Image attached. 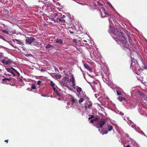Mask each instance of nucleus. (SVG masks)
I'll return each mask as SVG.
<instances>
[{
    "mask_svg": "<svg viewBox=\"0 0 147 147\" xmlns=\"http://www.w3.org/2000/svg\"><path fill=\"white\" fill-rule=\"evenodd\" d=\"M90 122L91 123H92V119H91V120H90Z\"/></svg>",
    "mask_w": 147,
    "mask_h": 147,
    "instance_id": "54",
    "label": "nucleus"
},
{
    "mask_svg": "<svg viewBox=\"0 0 147 147\" xmlns=\"http://www.w3.org/2000/svg\"><path fill=\"white\" fill-rule=\"evenodd\" d=\"M9 69H11V70H12L13 71H14L15 72H16V70L15 69L13 68L12 67H11V68H9Z\"/></svg>",
    "mask_w": 147,
    "mask_h": 147,
    "instance_id": "35",
    "label": "nucleus"
},
{
    "mask_svg": "<svg viewBox=\"0 0 147 147\" xmlns=\"http://www.w3.org/2000/svg\"><path fill=\"white\" fill-rule=\"evenodd\" d=\"M35 39L32 37H29L26 40V44L31 45L32 43L34 41Z\"/></svg>",
    "mask_w": 147,
    "mask_h": 147,
    "instance_id": "4",
    "label": "nucleus"
},
{
    "mask_svg": "<svg viewBox=\"0 0 147 147\" xmlns=\"http://www.w3.org/2000/svg\"><path fill=\"white\" fill-rule=\"evenodd\" d=\"M136 131H137L138 133H140V134H144V132H143V131L141 130H140L139 131L136 130Z\"/></svg>",
    "mask_w": 147,
    "mask_h": 147,
    "instance_id": "31",
    "label": "nucleus"
},
{
    "mask_svg": "<svg viewBox=\"0 0 147 147\" xmlns=\"http://www.w3.org/2000/svg\"><path fill=\"white\" fill-rule=\"evenodd\" d=\"M128 39H129V42L130 44L132 46L133 45V44L132 43V40L131 39L129 36H128Z\"/></svg>",
    "mask_w": 147,
    "mask_h": 147,
    "instance_id": "20",
    "label": "nucleus"
},
{
    "mask_svg": "<svg viewBox=\"0 0 147 147\" xmlns=\"http://www.w3.org/2000/svg\"><path fill=\"white\" fill-rule=\"evenodd\" d=\"M12 61L7 58V61H6V65L11 64L12 63Z\"/></svg>",
    "mask_w": 147,
    "mask_h": 147,
    "instance_id": "13",
    "label": "nucleus"
},
{
    "mask_svg": "<svg viewBox=\"0 0 147 147\" xmlns=\"http://www.w3.org/2000/svg\"><path fill=\"white\" fill-rule=\"evenodd\" d=\"M142 134L144 136H146L145 134H144H144Z\"/></svg>",
    "mask_w": 147,
    "mask_h": 147,
    "instance_id": "53",
    "label": "nucleus"
},
{
    "mask_svg": "<svg viewBox=\"0 0 147 147\" xmlns=\"http://www.w3.org/2000/svg\"><path fill=\"white\" fill-rule=\"evenodd\" d=\"M41 81H40V80H38L37 82V84L39 86H40L41 84Z\"/></svg>",
    "mask_w": 147,
    "mask_h": 147,
    "instance_id": "34",
    "label": "nucleus"
},
{
    "mask_svg": "<svg viewBox=\"0 0 147 147\" xmlns=\"http://www.w3.org/2000/svg\"><path fill=\"white\" fill-rule=\"evenodd\" d=\"M91 119H92V115H91V116L88 118L89 120H90Z\"/></svg>",
    "mask_w": 147,
    "mask_h": 147,
    "instance_id": "43",
    "label": "nucleus"
},
{
    "mask_svg": "<svg viewBox=\"0 0 147 147\" xmlns=\"http://www.w3.org/2000/svg\"><path fill=\"white\" fill-rule=\"evenodd\" d=\"M50 84L51 86L53 87V88H55V84L53 81H51L50 82Z\"/></svg>",
    "mask_w": 147,
    "mask_h": 147,
    "instance_id": "23",
    "label": "nucleus"
},
{
    "mask_svg": "<svg viewBox=\"0 0 147 147\" xmlns=\"http://www.w3.org/2000/svg\"><path fill=\"white\" fill-rule=\"evenodd\" d=\"M31 88L33 89H36V87L35 86L34 84H32L31 85Z\"/></svg>",
    "mask_w": 147,
    "mask_h": 147,
    "instance_id": "26",
    "label": "nucleus"
},
{
    "mask_svg": "<svg viewBox=\"0 0 147 147\" xmlns=\"http://www.w3.org/2000/svg\"><path fill=\"white\" fill-rule=\"evenodd\" d=\"M83 41H84V42H86V40H83Z\"/></svg>",
    "mask_w": 147,
    "mask_h": 147,
    "instance_id": "55",
    "label": "nucleus"
},
{
    "mask_svg": "<svg viewBox=\"0 0 147 147\" xmlns=\"http://www.w3.org/2000/svg\"><path fill=\"white\" fill-rule=\"evenodd\" d=\"M91 105H90L89 106V107H89L90 106H91Z\"/></svg>",
    "mask_w": 147,
    "mask_h": 147,
    "instance_id": "57",
    "label": "nucleus"
},
{
    "mask_svg": "<svg viewBox=\"0 0 147 147\" xmlns=\"http://www.w3.org/2000/svg\"><path fill=\"white\" fill-rule=\"evenodd\" d=\"M39 2H45V1H47V0H39Z\"/></svg>",
    "mask_w": 147,
    "mask_h": 147,
    "instance_id": "38",
    "label": "nucleus"
},
{
    "mask_svg": "<svg viewBox=\"0 0 147 147\" xmlns=\"http://www.w3.org/2000/svg\"><path fill=\"white\" fill-rule=\"evenodd\" d=\"M3 53H0V57H3Z\"/></svg>",
    "mask_w": 147,
    "mask_h": 147,
    "instance_id": "40",
    "label": "nucleus"
},
{
    "mask_svg": "<svg viewBox=\"0 0 147 147\" xmlns=\"http://www.w3.org/2000/svg\"><path fill=\"white\" fill-rule=\"evenodd\" d=\"M6 69L8 72H9L12 74L13 76H15L16 75L14 73L13 71L11 70V69H9V68H7Z\"/></svg>",
    "mask_w": 147,
    "mask_h": 147,
    "instance_id": "9",
    "label": "nucleus"
},
{
    "mask_svg": "<svg viewBox=\"0 0 147 147\" xmlns=\"http://www.w3.org/2000/svg\"><path fill=\"white\" fill-rule=\"evenodd\" d=\"M56 74L55 73H52L51 74L52 77L54 78H55Z\"/></svg>",
    "mask_w": 147,
    "mask_h": 147,
    "instance_id": "30",
    "label": "nucleus"
},
{
    "mask_svg": "<svg viewBox=\"0 0 147 147\" xmlns=\"http://www.w3.org/2000/svg\"><path fill=\"white\" fill-rule=\"evenodd\" d=\"M41 71H45V70L44 69H41Z\"/></svg>",
    "mask_w": 147,
    "mask_h": 147,
    "instance_id": "51",
    "label": "nucleus"
},
{
    "mask_svg": "<svg viewBox=\"0 0 147 147\" xmlns=\"http://www.w3.org/2000/svg\"><path fill=\"white\" fill-rule=\"evenodd\" d=\"M84 100V99L82 98H80L79 100V102L80 103L82 102Z\"/></svg>",
    "mask_w": 147,
    "mask_h": 147,
    "instance_id": "33",
    "label": "nucleus"
},
{
    "mask_svg": "<svg viewBox=\"0 0 147 147\" xmlns=\"http://www.w3.org/2000/svg\"><path fill=\"white\" fill-rule=\"evenodd\" d=\"M125 137L126 138H127V140L128 141H133V139H131V138H130L129 137V135L127 134H125Z\"/></svg>",
    "mask_w": 147,
    "mask_h": 147,
    "instance_id": "10",
    "label": "nucleus"
},
{
    "mask_svg": "<svg viewBox=\"0 0 147 147\" xmlns=\"http://www.w3.org/2000/svg\"><path fill=\"white\" fill-rule=\"evenodd\" d=\"M71 104L72 105H74L78 103V101L74 98H72L71 100Z\"/></svg>",
    "mask_w": 147,
    "mask_h": 147,
    "instance_id": "8",
    "label": "nucleus"
},
{
    "mask_svg": "<svg viewBox=\"0 0 147 147\" xmlns=\"http://www.w3.org/2000/svg\"><path fill=\"white\" fill-rule=\"evenodd\" d=\"M96 49L97 53L96 54V55H94V59L96 61V62H98L100 65H103L104 64V62L102 61V59L101 58V57H100V55L97 49L96 48Z\"/></svg>",
    "mask_w": 147,
    "mask_h": 147,
    "instance_id": "3",
    "label": "nucleus"
},
{
    "mask_svg": "<svg viewBox=\"0 0 147 147\" xmlns=\"http://www.w3.org/2000/svg\"><path fill=\"white\" fill-rule=\"evenodd\" d=\"M97 3H98V5L99 6H103V5L101 3H100V2L99 1H98Z\"/></svg>",
    "mask_w": 147,
    "mask_h": 147,
    "instance_id": "32",
    "label": "nucleus"
},
{
    "mask_svg": "<svg viewBox=\"0 0 147 147\" xmlns=\"http://www.w3.org/2000/svg\"><path fill=\"white\" fill-rule=\"evenodd\" d=\"M53 90H54V92L57 95L59 96H60V94L59 93L58 91L55 88H53Z\"/></svg>",
    "mask_w": 147,
    "mask_h": 147,
    "instance_id": "15",
    "label": "nucleus"
},
{
    "mask_svg": "<svg viewBox=\"0 0 147 147\" xmlns=\"http://www.w3.org/2000/svg\"><path fill=\"white\" fill-rule=\"evenodd\" d=\"M135 106L134 105H131L130 106V109H132V108L134 107Z\"/></svg>",
    "mask_w": 147,
    "mask_h": 147,
    "instance_id": "42",
    "label": "nucleus"
},
{
    "mask_svg": "<svg viewBox=\"0 0 147 147\" xmlns=\"http://www.w3.org/2000/svg\"><path fill=\"white\" fill-rule=\"evenodd\" d=\"M70 81H71L72 83L75 82V80L74 77H72L71 79H70Z\"/></svg>",
    "mask_w": 147,
    "mask_h": 147,
    "instance_id": "28",
    "label": "nucleus"
},
{
    "mask_svg": "<svg viewBox=\"0 0 147 147\" xmlns=\"http://www.w3.org/2000/svg\"><path fill=\"white\" fill-rule=\"evenodd\" d=\"M107 99H109V98H107Z\"/></svg>",
    "mask_w": 147,
    "mask_h": 147,
    "instance_id": "59",
    "label": "nucleus"
},
{
    "mask_svg": "<svg viewBox=\"0 0 147 147\" xmlns=\"http://www.w3.org/2000/svg\"><path fill=\"white\" fill-rule=\"evenodd\" d=\"M84 67L89 71H90L91 70V68L89 67V66L86 63H84Z\"/></svg>",
    "mask_w": 147,
    "mask_h": 147,
    "instance_id": "14",
    "label": "nucleus"
},
{
    "mask_svg": "<svg viewBox=\"0 0 147 147\" xmlns=\"http://www.w3.org/2000/svg\"><path fill=\"white\" fill-rule=\"evenodd\" d=\"M70 32L71 34H73L74 33V32H72V31H70Z\"/></svg>",
    "mask_w": 147,
    "mask_h": 147,
    "instance_id": "50",
    "label": "nucleus"
},
{
    "mask_svg": "<svg viewBox=\"0 0 147 147\" xmlns=\"http://www.w3.org/2000/svg\"><path fill=\"white\" fill-rule=\"evenodd\" d=\"M117 92L118 95H121V93L120 92H119L118 90H117Z\"/></svg>",
    "mask_w": 147,
    "mask_h": 147,
    "instance_id": "37",
    "label": "nucleus"
},
{
    "mask_svg": "<svg viewBox=\"0 0 147 147\" xmlns=\"http://www.w3.org/2000/svg\"><path fill=\"white\" fill-rule=\"evenodd\" d=\"M104 13L105 15H108V13L106 11H105V12Z\"/></svg>",
    "mask_w": 147,
    "mask_h": 147,
    "instance_id": "41",
    "label": "nucleus"
},
{
    "mask_svg": "<svg viewBox=\"0 0 147 147\" xmlns=\"http://www.w3.org/2000/svg\"><path fill=\"white\" fill-rule=\"evenodd\" d=\"M5 142H6L7 143L8 142V140H5Z\"/></svg>",
    "mask_w": 147,
    "mask_h": 147,
    "instance_id": "47",
    "label": "nucleus"
},
{
    "mask_svg": "<svg viewBox=\"0 0 147 147\" xmlns=\"http://www.w3.org/2000/svg\"><path fill=\"white\" fill-rule=\"evenodd\" d=\"M118 99L121 102L123 100L125 101L126 100V99L125 98H123L121 96H119L118 98Z\"/></svg>",
    "mask_w": 147,
    "mask_h": 147,
    "instance_id": "21",
    "label": "nucleus"
},
{
    "mask_svg": "<svg viewBox=\"0 0 147 147\" xmlns=\"http://www.w3.org/2000/svg\"><path fill=\"white\" fill-rule=\"evenodd\" d=\"M131 64L130 67H133V69H135V67L134 66V65H135V63L134 62H133V60H134V58H132L131 57Z\"/></svg>",
    "mask_w": 147,
    "mask_h": 147,
    "instance_id": "6",
    "label": "nucleus"
},
{
    "mask_svg": "<svg viewBox=\"0 0 147 147\" xmlns=\"http://www.w3.org/2000/svg\"><path fill=\"white\" fill-rule=\"evenodd\" d=\"M98 118L95 117L92 115V124L94 122L96 123L97 127L99 128L98 131L101 134H106L107 133L108 131H111L113 127L109 124H105L106 120L105 119H102L99 121H98Z\"/></svg>",
    "mask_w": 147,
    "mask_h": 147,
    "instance_id": "1",
    "label": "nucleus"
},
{
    "mask_svg": "<svg viewBox=\"0 0 147 147\" xmlns=\"http://www.w3.org/2000/svg\"><path fill=\"white\" fill-rule=\"evenodd\" d=\"M69 79L67 77H66L63 78L62 80V82L64 84H66L69 82Z\"/></svg>",
    "mask_w": 147,
    "mask_h": 147,
    "instance_id": "7",
    "label": "nucleus"
},
{
    "mask_svg": "<svg viewBox=\"0 0 147 147\" xmlns=\"http://www.w3.org/2000/svg\"><path fill=\"white\" fill-rule=\"evenodd\" d=\"M144 100H142V102L144 103L146 105H147V96H145L144 98Z\"/></svg>",
    "mask_w": 147,
    "mask_h": 147,
    "instance_id": "17",
    "label": "nucleus"
},
{
    "mask_svg": "<svg viewBox=\"0 0 147 147\" xmlns=\"http://www.w3.org/2000/svg\"><path fill=\"white\" fill-rule=\"evenodd\" d=\"M6 58L4 59H2L1 61V62L3 64H5L6 65Z\"/></svg>",
    "mask_w": 147,
    "mask_h": 147,
    "instance_id": "25",
    "label": "nucleus"
},
{
    "mask_svg": "<svg viewBox=\"0 0 147 147\" xmlns=\"http://www.w3.org/2000/svg\"><path fill=\"white\" fill-rule=\"evenodd\" d=\"M109 22H110V19H109Z\"/></svg>",
    "mask_w": 147,
    "mask_h": 147,
    "instance_id": "58",
    "label": "nucleus"
},
{
    "mask_svg": "<svg viewBox=\"0 0 147 147\" xmlns=\"http://www.w3.org/2000/svg\"><path fill=\"white\" fill-rule=\"evenodd\" d=\"M52 47H53L50 44H48V45H47L46 46L45 48L46 49H48Z\"/></svg>",
    "mask_w": 147,
    "mask_h": 147,
    "instance_id": "24",
    "label": "nucleus"
},
{
    "mask_svg": "<svg viewBox=\"0 0 147 147\" xmlns=\"http://www.w3.org/2000/svg\"><path fill=\"white\" fill-rule=\"evenodd\" d=\"M97 95H97L96 94H94V96H95V97L96 98H97Z\"/></svg>",
    "mask_w": 147,
    "mask_h": 147,
    "instance_id": "44",
    "label": "nucleus"
},
{
    "mask_svg": "<svg viewBox=\"0 0 147 147\" xmlns=\"http://www.w3.org/2000/svg\"><path fill=\"white\" fill-rule=\"evenodd\" d=\"M69 89H70V88L68 86H66Z\"/></svg>",
    "mask_w": 147,
    "mask_h": 147,
    "instance_id": "48",
    "label": "nucleus"
},
{
    "mask_svg": "<svg viewBox=\"0 0 147 147\" xmlns=\"http://www.w3.org/2000/svg\"><path fill=\"white\" fill-rule=\"evenodd\" d=\"M92 84H93L94 87V88H92V90L95 91L96 90V87L97 86V84L95 82H92Z\"/></svg>",
    "mask_w": 147,
    "mask_h": 147,
    "instance_id": "16",
    "label": "nucleus"
},
{
    "mask_svg": "<svg viewBox=\"0 0 147 147\" xmlns=\"http://www.w3.org/2000/svg\"><path fill=\"white\" fill-rule=\"evenodd\" d=\"M109 32H111L115 36V38L120 42H122L124 43H126L127 42V40L125 37L124 34L121 31L120 29L111 27Z\"/></svg>",
    "mask_w": 147,
    "mask_h": 147,
    "instance_id": "2",
    "label": "nucleus"
},
{
    "mask_svg": "<svg viewBox=\"0 0 147 147\" xmlns=\"http://www.w3.org/2000/svg\"><path fill=\"white\" fill-rule=\"evenodd\" d=\"M1 30L4 33H5L7 34H9V32L7 31L4 30Z\"/></svg>",
    "mask_w": 147,
    "mask_h": 147,
    "instance_id": "29",
    "label": "nucleus"
},
{
    "mask_svg": "<svg viewBox=\"0 0 147 147\" xmlns=\"http://www.w3.org/2000/svg\"><path fill=\"white\" fill-rule=\"evenodd\" d=\"M61 75L59 74H56L55 78L58 79H60L61 77Z\"/></svg>",
    "mask_w": 147,
    "mask_h": 147,
    "instance_id": "22",
    "label": "nucleus"
},
{
    "mask_svg": "<svg viewBox=\"0 0 147 147\" xmlns=\"http://www.w3.org/2000/svg\"><path fill=\"white\" fill-rule=\"evenodd\" d=\"M126 147H130V146L129 145H128L126 146Z\"/></svg>",
    "mask_w": 147,
    "mask_h": 147,
    "instance_id": "49",
    "label": "nucleus"
},
{
    "mask_svg": "<svg viewBox=\"0 0 147 147\" xmlns=\"http://www.w3.org/2000/svg\"><path fill=\"white\" fill-rule=\"evenodd\" d=\"M72 86L74 88L75 86H76V84L75 82L72 83Z\"/></svg>",
    "mask_w": 147,
    "mask_h": 147,
    "instance_id": "39",
    "label": "nucleus"
},
{
    "mask_svg": "<svg viewBox=\"0 0 147 147\" xmlns=\"http://www.w3.org/2000/svg\"><path fill=\"white\" fill-rule=\"evenodd\" d=\"M59 21V22H64L65 20H64L63 18V15L60 18H59L58 19Z\"/></svg>",
    "mask_w": 147,
    "mask_h": 147,
    "instance_id": "18",
    "label": "nucleus"
},
{
    "mask_svg": "<svg viewBox=\"0 0 147 147\" xmlns=\"http://www.w3.org/2000/svg\"><path fill=\"white\" fill-rule=\"evenodd\" d=\"M101 9H102V11H100V12L101 13V16L102 18H104L105 17V16H102V14L105 12V11H106L105 9L103 8V7H102L101 8Z\"/></svg>",
    "mask_w": 147,
    "mask_h": 147,
    "instance_id": "12",
    "label": "nucleus"
},
{
    "mask_svg": "<svg viewBox=\"0 0 147 147\" xmlns=\"http://www.w3.org/2000/svg\"><path fill=\"white\" fill-rule=\"evenodd\" d=\"M17 74H18V76H20V74H19V73L16 70V72Z\"/></svg>",
    "mask_w": 147,
    "mask_h": 147,
    "instance_id": "45",
    "label": "nucleus"
},
{
    "mask_svg": "<svg viewBox=\"0 0 147 147\" xmlns=\"http://www.w3.org/2000/svg\"><path fill=\"white\" fill-rule=\"evenodd\" d=\"M55 40L56 42L60 44H62L63 42L62 40L61 39H56Z\"/></svg>",
    "mask_w": 147,
    "mask_h": 147,
    "instance_id": "11",
    "label": "nucleus"
},
{
    "mask_svg": "<svg viewBox=\"0 0 147 147\" xmlns=\"http://www.w3.org/2000/svg\"><path fill=\"white\" fill-rule=\"evenodd\" d=\"M77 91L78 92L80 93L82 91L81 88L78 86L76 87Z\"/></svg>",
    "mask_w": 147,
    "mask_h": 147,
    "instance_id": "19",
    "label": "nucleus"
},
{
    "mask_svg": "<svg viewBox=\"0 0 147 147\" xmlns=\"http://www.w3.org/2000/svg\"><path fill=\"white\" fill-rule=\"evenodd\" d=\"M2 80V81H9L10 80V79L9 78H4V79H3Z\"/></svg>",
    "mask_w": 147,
    "mask_h": 147,
    "instance_id": "27",
    "label": "nucleus"
},
{
    "mask_svg": "<svg viewBox=\"0 0 147 147\" xmlns=\"http://www.w3.org/2000/svg\"><path fill=\"white\" fill-rule=\"evenodd\" d=\"M63 16L64 20H65L64 22L67 23L69 21V20L70 19V17L67 15H63Z\"/></svg>",
    "mask_w": 147,
    "mask_h": 147,
    "instance_id": "5",
    "label": "nucleus"
},
{
    "mask_svg": "<svg viewBox=\"0 0 147 147\" xmlns=\"http://www.w3.org/2000/svg\"><path fill=\"white\" fill-rule=\"evenodd\" d=\"M57 16V15H54V16H55V17H56V16Z\"/></svg>",
    "mask_w": 147,
    "mask_h": 147,
    "instance_id": "52",
    "label": "nucleus"
},
{
    "mask_svg": "<svg viewBox=\"0 0 147 147\" xmlns=\"http://www.w3.org/2000/svg\"><path fill=\"white\" fill-rule=\"evenodd\" d=\"M140 113L141 115H143L144 114L143 112H144V111L143 109H142V110H140Z\"/></svg>",
    "mask_w": 147,
    "mask_h": 147,
    "instance_id": "36",
    "label": "nucleus"
},
{
    "mask_svg": "<svg viewBox=\"0 0 147 147\" xmlns=\"http://www.w3.org/2000/svg\"><path fill=\"white\" fill-rule=\"evenodd\" d=\"M16 41H18V42H20V41H19V40H16Z\"/></svg>",
    "mask_w": 147,
    "mask_h": 147,
    "instance_id": "56",
    "label": "nucleus"
},
{
    "mask_svg": "<svg viewBox=\"0 0 147 147\" xmlns=\"http://www.w3.org/2000/svg\"><path fill=\"white\" fill-rule=\"evenodd\" d=\"M108 4H109V5L111 7H112V5L110 3H108Z\"/></svg>",
    "mask_w": 147,
    "mask_h": 147,
    "instance_id": "46",
    "label": "nucleus"
}]
</instances>
